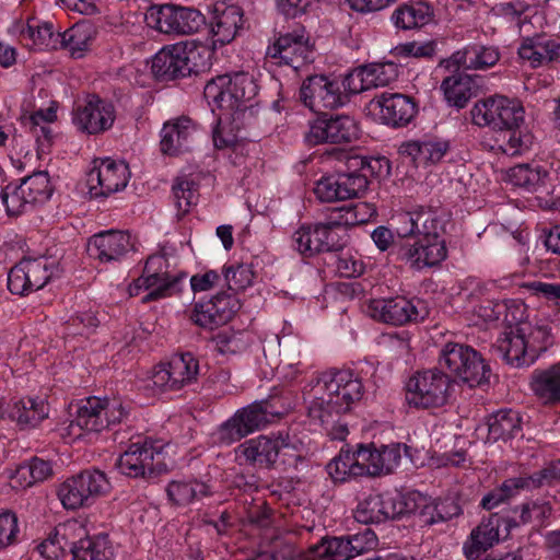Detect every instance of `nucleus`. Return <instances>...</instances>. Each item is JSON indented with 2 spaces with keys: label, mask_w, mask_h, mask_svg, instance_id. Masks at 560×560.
<instances>
[{
  "label": "nucleus",
  "mask_w": 560,
  "mask_h": 560,
  "mask_svg": "<svg viewBox=\"0 0 560 560\" xmlns=\"http://www.w3.org/2000/svg\"><path fill=\"white\" fill-rule=\"evenodd\" d=\"M410 451L411 447L399 443L380 447L360 445L359 457L364 462L366 475L380 476L393 472L399 466L402 453L413 462Z\"/></svg>",
  "instance_id": "obj_22"
},
{
  "label": "nucleus",
  "mask_w": 560,
  "mask_h": 560,
  "mask_svg": "<svg viewBox=\"0 0 560 560\" xmlns=\"http://www.w3.org/2000/svg\"><path fill=\"white\" fill-rule=\"evenodd\" d=\"M110 490V482L101 470H84L67 478L57 489V497L63 509L75 511L93 504L96 498Z\"/></svg>",
  "instance_id": "obj_7"
},
{
  "label": "nucleus",
  "mask_w": 560,
  "mask_h": 560,
  "mask_svg": "<svg viewBox=\"0 0 560 560\" xmlns=\"http://www.w3.org/2000/svg\"><path fill=\"white\" fill-rule=\"evenodd\" d=\"M365 312L377 322L395 326L422 320L429 314L423 301L404 296L370 300Z\"/></svg>",
  "instance_id": "obj_12"
},
{
  "label": "nucleus",
  "mask_w": 560,
  "mask_h": 560,
  "mask_svg": "<svg viewBox=\"0 0 560 560\" xmlns=\"http://www.w3.org/2000/svg\"><path fill=\"white\" fill-rule=\"evenodd\" d=\"M176 9L177 5L174 4L150 7L145 13L147 25L160 33L174 35Z\"/></svg>",
  "instance_id": "obj_48"
},
{
  "label": "nucleus",
  "mask_w": 560,
  "mask_h": 560,
  "mask_svg": "<svg viewBox=\"0 0 560 560\" xmlns=\"http://www.w3.org/2000/svg\"><path fill=\"white\" fill-rule=\"evenodd\" d=\"M376 546V536L370 529L346 537L323 538L311 546L304 560H349Z\"/></svg>",
  "instance_id": "obj_10"
},
{
  "label": "nucleus",
  "mask_w": 560,
  "mask_h": 560,
  "mask_svg": "<svg viewBox=\"0 0 560 560\" xmlns=\"http://www.w3.org/2000/svg\"><path fill=\"white\" fill-rule=\"evenodd\" d=\"M1 199L10 215H19L33 206L26 195L22 194L20 185H8L1 192Z\"/></svg>",
  "instance_id": "obj_59"
},
{
  "label": "nucleus",
  "mask_w": 560,
  "mask_h": 560,
  "mask_svg": "<svg viewBox=\"0 0 560 560\" xmlns=\"http://www.w3.org/2000/svg\"><path fill=\"white\" fill-rule=\"evenodd\" d=\"M48 415V404L40 397L12 398L0 409L1 418L8 417L21 429L37 427Z\"/></svg>",
  "instance_id": "obj_27"
},
{
  "label": "nucleus",
  "mask_w": 560,
  "mask_h": 560,
  "mask_svg": "<svg viewBox=\"0 0 560 560\" xmlns=\"http://www.w3.org/2000/svg\"><path fill=\"white\" fill-rule=\"evenodd\" d=\"M352 94L343 79L327 75L307 78L300 90V96L306 107L313 112L335 109L348 103Z\"/></svg>",
  "instance_id": "obj_8"
},
{
  "label": "nucleus",
  "mask_w": 560,
  "mask_h": 560,
  "mask_svg": "<svg viewBox=\"0 0 560 560\" xmlns=\"http://www.w3.org/2000/svg\"><path fill=\"white\" fill-rule=\"evenodd\" d=\"M168 268L170 262L164 253L153 254L147 259L143 272L159 287L148 296L149 299H164L180 290L185 277L171 273Z\"/></svg>",
  "instance_id": "obj_29"
},
{
  "label": "nucleus",
  "mask_w": 560,
  "mask_h": 560,
  "mask_svg": "<svg viewBox=\"0 0 560 560\" xmlns=\"http://www.w3.org/2000/svg\"><path fill=\"white\" fill-rule=\"evenodd\" d=\"M206 23L205 15L192 8L177 7L174 35L198 32Z\"/></svg>",
  "instance_id": "obj_56"
},
{
  "label": "nucleus",
  "mask_w": 560,
  "mask_h": 560,
  "mask_svg": "<svg viewBox=\"0 0 560 560\" xmlns=\"http://www.w3.org/2000/svg\"><path fill=\"white\" fill-rule=\"evenodd\" d=\"M117 467L121 474L138 478L161 474L167 469V464L162 451L148 442H137L119 456Z\"/></svg>",
  "instance_id": "obj_17"
},
{
  "label": "nucleus",
  "mask_w": 560,
  "mask_h": 560,
  "mask_svg": "<svg viewBox=\"0 0 560 560\" xmlns=\"http://www.w3.org/2000/svg\"><path fill=\"white\" fill-rule=\"evenodd\" d=\"M362 396V382L350 370L329 371L313 377L303 387L310 425L324 430L335 440H343L348 429L340 417L352 410Z\"/></svg>",
  "instance_id": "obj_1"
},
{
  "label": "nucleus",
  "mask_w": 560,
  "mask_h": 560,
  "mask_svg": "<svg viewBox=\"0 0 560 560\" xmlns=\"http://www.w3.org/2000/svg\"><path fill=\"white\" fill-rule=\"evenodd\" d=\"M175 206L179 214H185L197 203V188L192 180L178 178L173 186Z\"/></svg>",
  "instance_id": "obj_57"
},
{
  "label": "nucleus",
  "mask_w": 560,
  "mask_h": 560,
  "mask_svg": "<svg viewBox=\"0 0 560 560\" xmlns=\"http://www.w3.org/2000/svg\"><path fill=\"white\" fill-rule=\"evenodd\" d=\"M304 140L308 145L330 143V124L327 115L319 116L310 121L308 130L305 132Z\"/></svg>",
  "instance_id": "obj_61"
},
{
  "label": "nucleus",
  "mask_w": 560,
  "mask_h": 560,
  "mask_svg": "<svg viewBox=\"0 0 560 560\" xmlns=\"http://www.w3.org/2000/svg\"><path fill=\"white\" fill-rule=\"evenodd\" d=\"M186 77L210 69L215 46L189 39L177 43Z\"/></svg>",
  "instance_id": "obj_36"
},
{
  "label": "nucleus",
  "mask_w": 560,
  "mask_h": 560,
  "mask_svg": "<svg viewBox=\"0 0 560 560\" xmlns=\"http://www.w3.org/2000/svg\"><path fill=\"white\" fill-rule=\"evenodd\" d=\"M364 262L360 255L352 253H342L337 260V270L340 276L346 278H355L364 272Z\"/></svg>",
  "instance_id": "obj_63"
},
{
  "label": "nucleus",
  "mask_w": 560,
  "mask_h": 560,
  "mask_svg": "<svg viewBox=\"0 0 560 560\" xmlns=\"http://www.w3.org/2000/svg\"><path fill=\"white\" fill-rule=\"evenodd\" d=\"M133 249L129 233L108 230L93 235L88 242V253L101 262L120 261Z\"/></svg>",
  "instance_id": "obj_23"
},
{
  "label": "nucleus",
  "mask_w": 560,
  "mask_h": 560,
  "mask_svg": "<svg viewBox=\"0 0 560 560\" xmlns=\"http://www.w3.org/2000/svg\"><path fill=\"white\" fill-rule=\"evenodd\" d=\"M455 343L447 341L433 369L415 373L406 383V401L417 409L444 407L451 397L455 381Z\"/></svg>",
  "instance_id": "obj_3"
},
{
  "label": "nucleus",
  "mask_w": 560,
  "mask_h": 560,
  "mask_svg": "<svg viewBox=\"0 0 560 560\" xmlns=\"http://www.w3.org/2000/svg\"><path fill=\"white\" fill-rule=\"evenodd\" d=\"M151 70L159 80L185 78V70L177 43L159 50L152 58Z\"/></svg>",
  "instance_id": "obj_37"
},
{
  "label": "nucleus",
  "mask_w": 560,
  "mask_h": 560,
  "mask_svg": "<svg viewBox=\"0 0 560 560\" xmlns=\"http://www.w3.org/2000/svg\"><path fill=\"white\" fill-rule=\"evenodd\" d=\"M199 372V361L192 353L176 354L152 369L147 385L158 392L179 390L196 382Z\"/></svg>",
  "instance_id": "obj_9"
},
{
  "label": "nucleus",
  "mask_w": 560,
  "mask_h": 560,
  "mask_svg": "<svg viewBox=\"0 0 560 560\" xmlns=\"http://www.w3.org/2000/svg\"><path fill=\"white\" fill-rule=\"evenodd\" d=\"M224 280L230 290L241 291L253 284L255 272L252 265L233 262L223 268Z\"/></svg>",
  "instance_id": "obj_51"
},
{
  "label": "nucleus",
  "mask_w": 560,
  "mask_h": 560,
  "mask_svg": "<svg viewBox=\"0 0 560 560\" xmlns=\"http://www.w3.org/2000/svg\"><path fill=\"white\" fill-rule=\"evenodd\" d=\"M58 535L71 545L72 560H112L113 549L106 536L89 537L82 521L69 520L58 526Z\"/></svg>",
  "instance_id": "obj_11"
},
{
  "label": "nucleus",
  "mask_w": 560,
  "mask_h": 560,
  "mask_svg": "<svg viewBox=\"0 0 560 560\" xmlns=\"http://www.w3.org/2000/svg\"><path fill=\"white\" fill-rule=\"evenodd\" d=\"M366 109L376 121L392 128L406 127L418 113V106L411 97L387 92L376 95Z\"/></svg>",
  "instance_id": "obj_13"
},
{
  "label": "nucleus",
  "mask_w": 560,
  "mask_h": 560,
  "mask_svg": "<svg viewBox=\"0 0 560 560\" xmlns=\"http://www.w3.org/2000/svg\"><path fill=\"white\" fill-rule=\"evenodd\" d=\"M211 21L212 46L231 43L243 26L244 13L240 5L218 1L213 5Z\"/></svg>",
  "instance_id": "obj_26"
},
{
  "label": "nucleus",
  "mask_w": 560,
  "mask_h": 560,
  "mask_svg": "<svg viewBox=\"0 0 560 560\" xmlns=\"http://www.w3.org/2000/svg\"><path fill=\"white\" fill-rule=\"evenodd\" d=\"M236 300L226 294H218L209 301L197 303L194 307L192 322L207 329L226 324L236 311Z\"/></svg>",
  "instance_id": "obj_28"
},
{
  "label": "nucleus",
  "mask_w": 560,
  "mask_h": 560,
  "mask_svg": "<svg viewBox=\"0 0 560 560\" xmlns=\"http://www.w3.org/2000/svg\"><path fill=\"white\" fill-rule=\"evenodd\" d=\"M71 550V545H67L61 536L58 535V527L54 536L47 538L38 545L37 550L39 555L47 560H58L66 555V550Z\"/></svg>",
  "instance_id": "obj_62"
},
{
  "label": "nucleus",
  "mask_w": 560,
  "mask_h": 560,
  "mask_svg": "<svg viewBox=\"0 0 560 560\" xmlns=\"http://www.w3.org/2000/svg\"><path fill=\"white\" fill-rule=\"evenodd\" d=\"M330 143H348L358 138L359 127L357 121L348 115L329 117Z\"/></svg>",
  "instance_id": "obj_52"
},
{
  "label": "nucleus",
  "mask_w": 560,
  "mask_h": 560,
  "mask_svg": "<svg viewBox=\"0 0 560 560\" xmlns=\"http://www.w3.org/2000/svg\"><path fill=\"white\" fill-rule=\"evenodd\" d=\"M398 505L402 514H416L423 525H434L445 522L454 515L455 499H433L419 491H408L398 495Z\"/></svg>",
  "instance_id": "obj_16"
},
{
  "label": "nucleus",
  "mask_w": 560,
  "mask_h": 560,
  "mask_svg": "<svg viewBox=\"0 0 560 560\" xmlns=\"http://www.w3.org/2000/svg\"><path fill=\"white\" fill-rule=\"evenodd\" d=\"M499 351L509 364L515 366L529 365L538 358L536 348L529 345L526 329L522 325H517L515 335L511 331L505 336Z\"/></svg>",
  "instance_id": "obj_35"
},
{
  "label": "nucleus",
  "mask_w": 560,
  "mask_h": 560,
  "mask_svg": "<svg viewBox=\"0 0 560 560\" xmlns=\"http://www.w3.org/2000/svg\"><path fill=\"white\" fill-rule=\"evenodd\" d=\"M13 32L25 46L38 50L56 48L59 38L55 35L51 23L36 18L15 23Z\"/></svg>",
  "instance_id": "obj_33"
},
{
  "label": "nucleus",
  "mask_w": 560,
  "mask_h": 560,
  "mask_svg": "<svg viewBox=\"0 0 560 560\" xmlns=\"http://www.w3.org/2000/svg\"><path fill=\"white\" fill-rule=\"evenodd\" d=\"M366 167L361 162L359 172L340 173L343 200L360 198L369 187Z\"/></svg>",
  "instance_id": "obj_55"
},
{
  "label": "nucleus",
  "mask_w": 560,
  "mask_h": 560,
  "mask_svg": "<svg viewBox=\"0 0 560 560\" xmlns=\"http://www.w3.org/2000/svg\"><path fill=\"white\" fill-rule=\"evenodd\" d=\"M453 67H455V58L451 56L442 60L436 68V73L445 74L440 86V92L444 101L451 107L455 106V71H452Z\"/></svg>",
  "instance_id": "obj_60"
},
{
  "label": "nucleus",
  "mask_w": 560,
  "mask_h": 560,
  "mask_svg": "<svg viewBox=\"0 0 560 560\" xmlns=\"http://www.w3.org/2000/svg\"><path fill=\"white\" fill-rule=\"evenodd\" d=\"M550 515L551 506L548 502L539 503L537 501H532L522 504L520 521L513 517H499L500 523H504L505 530L509 534L512 528L520 526V524H528L536 521L538 525H542L545 520Z\"/></svg>",
  "instance_id": "obj_46"
},
{
  "label": "nucleus",
  "mask_w": 560,
  "mask_h": 560,
  "mask_svg": "<svg viewBox=\"0 0 560 560\" xmlns=\"http://www.w3.org/2000/svg\"><path fill=\"white\" fill-rule=\"evenodd\" d=\"M20 187L22 188V194L26 195L32 205L45 202L52 192L48 173L44 171L25 177L21 182Z\"/></svg>",
  "instance_id": "obj_47"
},
{
  "label": "nucleus",
  "mask_w": 560,
  "mask_h": 560,
  "mask_svg": "<svg viewBox=\"0 0 560 560\" xmlns=\"http://www.w3.org/2000/svg\"><path fill=\"white\" fill-rule=\"evenodd\" d=\"M94 36L95 28L88 22L77 23L62 34H57V37H60L62 47L73 58H81L90 50Z\"/></svg>",
  "instance_id": "obj_38"
},
{
  "label": "nucleus",
  "mask_w": 560,
  "mask_h": 560,
  "mask_svg": "<svg viewBox=\"0 0 560 560\" xmlns=\"http://www.w3.org/2000/svg\"><path fill=\"white\" fill-rule=\"evenodd\" d=\"M411 226L421 224V235L412 244L404 247V258L411 267L422 269L433 267L447 256L445 240V224L442 219L432 212L419 215H405Z\"/></svg>",
  "instance_id": "obj_5"
},
{
  "label": "nucleus",
  "mask_w": 560,
  "mask_h": 560,
  "mask_svg": "<svg viewBox=\"0 0 560 560\" xmlns=\"http://www.w3.org/2000/svg\"><path fill=\"white\" fill-rule=\"evenodd\" d=\"M21 541V527L18 515L0 509V552L16 546Z\"/></svg>",
  "instance_id": "obj_50"
},
{
  "label": "nucleus",
  "mask_w": 560,
  "mask_h": 560,
  "mask_svg": "<svg viewBox=\"0 0 560 560\" xmlns=\"http://www.w3.org/2000/svg\"><path fill=\"white\" fill-rule=\"evenodd\" d=\"M73 124L89 135H97L108 130L115 121V108L112 103L91 96L73 110Z\"/></svg>",
  "instance_id": "obj_21"
},
{
  "label": "nucleus",
  "mask_w": 560,
  "mask_h": 560,
  "mask_svg": "<svg viewBox=\"0 0 560 560\" xmlns=\"http://www.w3.org/2000/svg\"><path fill=\"white\" fill-rule=\"evenodd\" d=\"M401 515V505H398V498L385 499L380 494L369 495L357 505L354 518L359 523H381L388 518Z\"/></svg>",
  "instance_id": "obj_34"
},
{
  "label": "nucleus",
  "mask_w": 560,
  "mask_h": 560,
  "mask_svg": "<svg viewBox=\"0 0 560 560\" xmlns=\"http://www.w3.org/2000/svg\"><path fill=\"white\" fill-rule=\"evenodd\" d=\"M54 275L52 264L46 257L24 258L8 275V289L24 295L42 289Z\"/></svg>",
  "instance_id": "obj_18"
},
{
  "label": "nucleus",
  "mask_w": 560,
  "mask_h": 560,
  "mask_svg": "<svg viewBox=\"0 0 560 560\" xmlns=\"http://www.w3.org/2000/svg\"><path fill=\"white\" fill-rule=\"evenodd\" d=\"M398 68L394 62L371 63L357 68L347 74V85L352 94L383 88L395 81Z\"/></svg>",
  "instance_id": "obj_25"
},
{
  "label": "nucleus",
  "mask_w": 560,
  "mask_h": 560,
  "mask_svg": "<svg viewBox=\"0 0 560 560\" xmlns=\"http://www.w3.org/2000/svg\"><path fill=\"white\" fill-rule=\"evenodd\" d=\"M128 413L129 407L120 398L89 397L78 405L74 418L59 428V434L66 443H73L122 422Z\"/></svg>",
  "instance_id": "obj_4"
},
{
  "label": "nucleus",
  "mask_w": 560,
  "mask_h": 560,
  "mask_svg": "<svg viewBox=\"0 0 560 560\" xmlns=\"http://www.w3.org/2000/svg\"><path fill=\"white\" fill-rule=\"evenodd\" d=\"M284 410L275 408L273 401L261 400L238 409L211 434L215 445L229 446L243 438L260 430L273 417H280Z\"/></svg>",
  "instance_id": "obj_6"
},
{
  "label": "nucleus",
  "mask_w": 560,
  "mask_h": 560,
  "mask_svg": "<svg viewBox=\"0 0 560 560\" xmlns=\"http://www.w3.org/2000/svg\"><path fill=\"white\" fill-rule=\"evenodd\" d=\"M501 105L500 115L495 118L494 130L504 131L509 135L508 143L514 150L512 152V155H514L518 152V149H527L532 144V136L522 129L524 125L522 104L505 96V102Z\"/></svg>",
  "instance_id": "obj_24"
},
{
  "label": "nucleus",
  "mask_w": 560,
  "mask_h": 560,
  "mask_svg": "<svg viewBox=\"0 0 560 560\" xmlns=\"http://www.w3.org/2000/svg\"><path fill=\"white\" fill-rule=\"evenodd\" d=\"M457 381L460 380L470 387L490 383L491 369L475 348L457 342Z\"/></svg>",
  "instance_id": "obj_30"
},
{
  "label": "nucleus",
  "mask_w": 560,
  "mask_h": 560,
  "mask_svg": "<svg viewBox=\"0 0 560 560\" xmlns=\"http://www.w3.org/2000/svg\"><path fill=\"white\" fill-rule=\"evenodd\" d=\"M340 173L323 176L314 187V194L323 202L342 201Z\"/></svg>",
  "instance_id": "obj_58"
},
{
  "label": "nucleus",
  "mask_w": 560,
  "mask_h": 560,
  "mask_svg": "<svg viewBox=\"0 0 560 560\" xmlns=\"http://www.w3.org/2000/svg\"><path fill=\"white\" fill-rule=\"evenodd\" d=\"M327 471L335 481L366 475L364 462L359 457V448L355 451L342 448L339 455L327 465Z\"/></svg>",
  "instance_id": "obj_40"
},
{
  "label": "nucleus",
  "mask_w": 560,
  "mask_h": 560,
  "mask_svg": "<svg viewBox=\"0 0 560 560\" xmlns=\"http://www.w3.org/2000/svg\"><path fill=\"white\" fill-rule=\"evenodd\" d=\"M548 172L541 167L532 168L529 164H518L508 172L509 182L514 186L523 187L529 191L544 184Z\"/></svg>",
  "instance_id": "obj_49"
},
{
  "label": "nucleus",
  "mask_w": 560,
  "mask_h": 560,
  "mask_svg": "<svg viewBox=\"0 0 560 560\" xmlns=\"http://www.w3.org/2000/svg\"><path fill=\"white\" fill-rule=\"evenodd\" d=\"M130 178L128 165L110 158L96 159L88 173L86 184L92 198L108 197L126 188Z\"/></svg>",
  "instance_id": "obj_14"
},
{
  "label": "nucleus",
  "mask_w": 560,
  "mask_h": 560,
  "mask_svg": "<svg viewBox=\"0 0 560 560\" xmlns=\"http://www.w3.org/2000/svg\"><path fill=\"white\" fill-rule=\"evenodd\" d=\"M522 419L513 410H500L488 418V439L497 442L513 439L521 431Z\"/></svg>",
  "instance_id": "obj_41"
},
{
  "label": "nucleus",
  "mask_w": 560,
  "mask_h": 560,
  "mask_svg": "<svg viewBox=\"0 0 560 560\" xmlns=\"http://www.w3.org/2000/svg\"><path fill=\"white\" fill-rule=\"evenodd\" d=\"M337 228L338 224L335 223V218H331L327 223L301 225L292 234V246L305 257L337 250L342 246Z\"/></svg>",
  "instance_id": "obj_15"
},
{
  "label": "nucleus",
  "mask_w": 560,
  "mask_h": 560,
  "mask_svg": "<svg viewBox=\"0 0 560 560\" xmlns=\"http://www.w3.org/2000/svg\"><path fill=\"white\" fill-rule=\"evenodd\" d=\"M465 299L470 305L463 307V315L472 314L485 323L497 322L500 316L506 312L508 307L502 302L485 300L480 302V294L476 290L465 294Z\"/></svg>",
  "instance_id": "obj_44"
},
{
  "label": "nucleus",
  "mask_w": 560,
  "mask_h": 560,
  "mask_svg": "<svg viewBox=\"0 0 560 560\" xmlns=\"http://www.w3.org/2000/svg\"><path fill=\"white\" fill-rule=\"evenodd\" d=\"M31 106L24 103V121L36 139L37 155L46 152L51 143L52 130L50 125L57 119V107L54 103L47 108L31 110Z\"/></svg>",
  "instance_id": "obj_32"
},
{
  "label": "nucleus",
  "mask_w": 560,
  "mask_h": 560,
  "mask_svg": "<svg viewBox=\"0 0 560 560\" xmlns=\"http://www.w3.org/2000/svg\"><path fill=\"white\" fill-rule=\"evenodd\" d=\"M533 390L548 402L560 401V363L544 371H536L532 382Z\"/></svg>",
  "instance_id": "obj_43"
},
{
  "label": "nucleus",
  "mask_w": 560,
  "mask_h": 560,
  "mask_svg": "<svg viewBox=\"0 0 560 560\" xmlns=\"http://www.w3.org/2000/svg\"><path fill=\"white\" fill-rule=\"evenodd\" d=\"M376 214V208L368 202H359L353 207H342L337 211L335 223L340 225H357L370 221Z\"/></svg>",
  "instance_id": "obj_54"
},
{
  "label": "nucleus",
  "mask_w": 560,
  "mask_h": 560,
  "mask_svg": "<svg viewBox=\"0 0 560 560\" xmlns=\"http://www.w3.org/2000/svg\"><path fill=\"white\" fill-rule=\"evenodd\" d=\"M248 522L259 528L269 530V527L276 525L278 515L272 513L264 503L255 504L247 511Z\"/></svg>",
  "instance_id": "obj_64"
},
{
  "label": "nucleus",
  "mask_w": 560,
  "mask_h": 560,
  "mask_svg": "<svg viewBox=\"0 0 560 560\" xmlns=\"http://www.w3.org/2000/svg\"><path fill=\"white\" fill-rule=\"evenodd\" d=\"M433 10L428 2H410L399 5L392 15L397 28L411 30L428 24L432 19Z\"/></svg>",
  "instance_id": "obj_39"
},
{
  "label": "nucleus",
  "mask_w": 560,
  "mask_h": 560,
  "mask_svg": "<svg viewBox=\"0 0 560 560\" xmlns=\"http://www.w3.org/2000/svg\"><path fill=\"white\" fill-rule=\"evenodd\" d=\"M268 57L276 65H285L298 70L313 60V49L304 28L282 34L268 48Z\"/></svg>",
  "instance_id": "obj_19"
},
{
  "label": "nucleus",
  "mask_w": 560,
  "mask_h": 560,
  "mask_svg": "<svg viewBox=\"0 0 560 560\" xmlns=\"http://www.w3.org/2000/svg\"><path fill=\"white\" fill-rule=\"evenodd\" d=\"M520 489H534L532 485V475L528 477H517L506 479L499 488L493 489L481 500V506L486 510H492L501 502L513 497Z\"/></svg>",
  "instance_id": "obj_45"
},
{
  "label": "nucleus",
  "mask_w": 560,
  "mask_h": 560,
  "mask_svg": "<svg viewBox=\"0 0 560 560\" xmlns=\"http://www.w3.org/2000/svg\"><path fill=\"white\" fill-rule=\"evenodd\" d=\"M168 500L176 505L186 506L208 493V486L192 478L172 480L166 488Z\"/></svg>",
  "instance_id": "obj_42"
},
{
  "label": "nucleus",
  "mask_w": 560,
  "mask_h": 560,
  "mask_svg": "<svg viewBox=\"0 0 560 560\" xmlns=\"http://www.w3.org/2000/svg\"><path fill=\"white\" fill-rule=\"evenodd\" d=\"M198 130L188 117H180L165 122L161 130V151L175 155L187 150L194 142Z\"/></svg>",
  "instance_id": "obj_31"
},
{
  "label": "nucleus",
  "mask_w": 560,
  "mask_h": 560,
  "mask_svg": "<svg viewBox=\"0 0 560 560\" xmlns=\"http://www.w3.org/2000/svg\"><path fill=\"white\" fill-rule=\"evenodd\" d=\"M258 86L244 71L218 75L206 84L203 95L212 113L219 110L218 125L213 129V142L219 149L236 143L237 131L247 117L254 115V100Z\"/></svg>",
  "instance_id": "obj_2"
},
{
  "label": "nucleus",
  "mask_w": 560,
  "mask_h": 560,
  "mask_svg": "<svg viewBox=\"0 0 560 560\" xmlns=\"http://www.w3.org/2000/svg\"><path fill=\"white\" fill-rule=\"evenodd\" d=\"M299 442L287 432L270 435H259L244 442L240 450L248 462L261 465H272L280 455H290L298 450Z\"/></svg>",
  "instance_id": "obj_20"
},
{
  "label": "nucleus",
  "mask_w": 560,
  "mask_h": 560,
  "mask_svg": "<svg viewBox=\"0 0 560 560\" xmlns=\"http://www.w3.org/2000/svg\"><path fill=\"white\" fill-rule=\"evenodd\" d=\"M213 342L221 354H236L248 348L249 338L244 331L222 330L213 338Z\"/></svg>",
  "instance_id": "obj_53"
}]
</instances>
